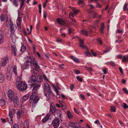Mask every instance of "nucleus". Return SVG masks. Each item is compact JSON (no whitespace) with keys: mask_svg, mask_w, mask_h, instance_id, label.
I'll list each match as a JSON object with an SVG mask.
<instances>
[{"mask_svg":"<svg viewBox=\"0 0 128 128\" xmlns=\"http://www.w3.org/2000/svg\"><path fill=\"white\" fill-rule=\"evenodd\" d=\"M14 104L15 106H17L19 104V99L18 97L15 98L14 100Z\"/></svg>","mask_w":128,"mask_h":128,"instance_id":"nucleus-17","label":"nucleus"},{"mask_svg":"<svg viewBox=\"0 0 128 128\" xmlns=\"http://www.w3.org/2000/svg\"><path fill=\"white\" fill-rule=\"evenodd\" d=\"M122 90L126 94H128V91L126 88H123Z\"/></svg>","mask_w":128,"mask_h":128,"instance_id":"nucleus-49","label":"nucleus"},{"mask_svg":"<svg viewBox=\"0 0 128 128\" xmlns=\"http://www.w3.org/2000/svg\"><path fill=\"white\" fill-rule=\"evenodd\" d=\"M100 22V20H97L96 22H94V26L93 27L94 28H96V27H98V25L97 24V23Z\"/></svg>","mask_w":128,"mask_h":128,"instance_id":"nucleus-31","label":"nucleus"},{"mask_svg":"<svg viewBox=\"0 0 128 128\" xmlns=\"http://www.w3.org/2000/svg\"><path fill=\"white\" fill-rule=\"evenodd\" d=\"M36 81V76L34 75L31 76L29 78V80L28 81V82L29 83H34Z\"/></svg>","mask_w":128,"mask_h":128,"instance_id":"nucleus-8","label":"nucleus"},{"mask_svg":"<svg viewBox=\"0 0 128 128\" xmlns=\"http://www.w3.org/2000/svg\"><path fill=\"white\" fill-rule=\"evenodd\" d=\"M13 128H19L17 124H14V125Z\"/></svg>","mask_w":128,"mask_h":128,"instance_id":"nucleus-64","label":"nucleus"},{"mask_svg":"<svg viewBox=\"0 0 128 128\" xmlns=\"http://www.w3.org/2000/svg\"><path fill=\"white\" fill-rule=\"evenodd\" d=\"M10 36L12 37V42H15L16 39L14 33L16 28V26L14 24H12L11 25V24H10Z\"/></svg>","mask_w":128,"mask_h":128,"instance_id":"nucleus-3","label":"nucleus"},{"mask_svg":"<svg viewBox=\"0 0 128 128\" xmlns=\"http://www.w3.org/2000/svg\"><path fill=\"white\" fill-rule=\"evenodd\" d=\"M81 32H82L83 34L86 35L87 36H88V35H87L88 32L86 31L82 30L81 31Z\"/></svg>","mask_w":128,"mask_h":128,"instance_id":"nucleus-40","label":"nucleus"},{"mask_svg":"<svg viewBox=\"0 0 128 128\" xmlns=\"http://www.w3.org/2000/svg\"><path fill=\"white\" fill-rule=\"evenodd\" d=\"M39 100L40 98L37 96L36 93L32 92L30 99V102L32 108L35 107V104L37 103Z\"/></svg>","mask_w":128,"mask_h":128,"instance_id":"nucleus-1","label":"nucleus"},{"mask_svg":"<svg viewBox=\"0 0 128 128\" xmlns=\"http://www.w3.org/2000/svg\"><path fill=\"white\" fill-rule=\"evenodd\" d=\"M43 77L44 78V79L47 81H48V79L47 78L45 74H44L43 75Z\"/></svg>","mask_w":128,"mask_h":128,"instance_id":"nucleus-61","label":"nucleus"},{"mask_svg":"<svg viewBox=\"0 0 128 128\" xmlns=\"http://www.w3.org/2000/svg\"><path fill=\"white\" fill-rule=\"evenodd\" d=\"M11 48L12 51L14 52V55L16 56V52L17 50L16 48V46H11Z\"/></svg>","mask_w":128,"mask_h":128,"instance_id":"nucleus-24","label":"nucleus"},{"mask_svg":"<svg viewBox=\"0 0 128 128\" xmlns=\"http://www.w3.org/2000/svg\"><path fill=\"white\" fill-rule=\"evenodd\" d=\"M22 79V76L20 75V76H18L17 77V81L16 82H22L21 80Z\"/></svg>","mask_w":128,"mask_h":128,"instance_id":"nucleus-36","label":"nucleus"},{"mask_svg":"<svg viewBox=\"0 0 128 128\" xmlns=\"http://www.w3.org/2000/svg\"><path fill=\"white\" fill-rule=\"evenodd\" d=\"M1 119L2 120V122L3 123H5L6 122V120L5 118H1Z\"/></svg>","mask_w":128,"mask_h":128,"instance_id":"nucleus-62","label":"nucleus"},{"mask_svg":"<svg viewBox=\"0 0 128 128\" xmlns=\"http://www.w3.org/2000/svg\"><path fill=\"white\" fill-rule=\"evenodd\" d=\"M44 92L51 91L50 90V85L48 83H45L44 84Z\"/></svg>","mask_w":128,"mask_h":128,"instance_id":"nucleus-9","label":"nucleus"},{"mask_svg":"<svg viewBox=\"0 0 128 128\" xmlns=\"http://www.w3.org/2000/svg\"><path fill=\"white\" fill-rule=\"evenodd\" d=\"M70 58L72 59L76 63L79 62V60L73 56H70Z\"/></svg>","mask_w":128,"mask_h":128,"instance_id":"nucleus-21","label":"nucleus"},{"mask_svg":"<svg viewBox=\"0 0 128 128\" xmlns=\"http://www.w3.org/2000/svg\"><path fill=\"white\" fill-rule=\"evenodd\" d=\"M110 111L112 112H116V108L114 106H112L111 107Z\"/></svg>","mask_w":128,"mask_h":128,"instance_id":"nucleus-37","label":"nucleus"},{"mask_svg":"<svg viewBox=\"0 0 128 128\" xmlns=\"http://www.w3.org/2000/svg\"><path fill=\"white\" fill-rule=\"evenodd\" d=\"M16 85L18 90L20 91H23L26 90L27 88V84L24 82H16Z\"/></svg>","mask_w":128,"mask_h":128,"instance_id":"nucleus-4","label":"nucleus"},{"mask_svg":"<svg viewBox=\"0 0 128 128\" xmlns=\"http://www.w3.org/2000/svg\"><path fill=\"white\" fill-rule=\"evenodd\" d=\"M29 120L28 119L25 121L24 122V125L25 126H26L28 128L29 127Z\"/></svg>","mask_w":128,"mask_h":128,"instance_id":"nucleus-26","label":"nucleus"},{"mask_svg":"<svg viewBox=\"0 0 128 128\" xmlns=\"http://www.w3.org/2000/svg\"><path fill=\"white\" fill-rule=\"evenodd\" d=\"M4 76L3 74H1L0 75V82H3L4 80Z\"/></svg>","mask_w":128,"mask_h":128,"instance_id":"nucleus-29","label":"nucleus"},{"mask_svg":"<svg viewBox=\"0 0 128 128\" xmlns=\"http://www.w3.org/2000/svg\"><path fill=\"white\" fill-rule=\"evenodd\" d=\"M98 41L101 45L102 44V41L100 38H98Z\"/></svg>","mask_w":128,"mask_h":128,"instance_id":"nucleus-54","label":"nucleus"},{"mask_svg":"<svg viewBox=\"0 0 128 128\" xmlns=\"http://www.w3.org/2000/svg\"><path fill=\"white\" fill-rule=\"evenodd\" d=\"M119 69L121 73L122 74H123V72L122 68L121 67H120L119 68Z\"/></svg>","mask_w":128,"mask_h":128,"instance_id":"nucleus-58","label":"nucleus"},{"mask_svg":"<svg viewBox=\"0 0 128 128\" xmlns=\"http://www.w3.org/2000/svg\"><path fill=\"white\" fill-rule=\"evenodd\" d=\"M8 60V59L7 58H6L4 59V60L2 61V64L3 66H6Z\"/></svg>","mask_w":128,"mask_h":128,"instance_id":"nucleus-23","label":"nucleus"},{"mask_svg":"<svg viewBox=\"0 0 128 128\" xmlns=\"http://www.w3.org/2000/svg\"><path fill=\"white\" fill-rule=\"evenodd\" d=\"M80 44H83L84 43V41L83 40L80 39Z\"/></svg>","mask_w":128,"mask_h":128,"instance_id":"nucleus-60","label":"nucleus"},{"mask_svg":"<svg viewBox=\"0 0 128 128\" xmlns=\"http://www.w3.org/2000/svg\"><path fill=\"white\" fill-rule=\"evenodd\" d=\"M50 116V113L48 114L46 116L42 119V122L44 123L46 122L48 119L49 117Z\"/></svg>","mask_w":128,"mask_h":128,"instance_id":"nucleus-15","label":"nucleus"},{"mask_svg":"<svg viewBox=\"0 0 128 128\" xmlns=\"http://www.w3.org/2000/svg\"><path fill=\"white\" fill-rule=\"evenodd\" d=\"M128 4L127 3H125L124 4V8L123 10L126 11V8L127 7Z\"/></svg>","mask_w":128,"mask_h":128,"instance_id":"nucleus-51","label":"nucleus"},{"mask_svg":"<svg viewBox=\"0 0 128 128\" xmlns=\"http://www.w3.org/2000/svg\"><path fill=\"white\" fill-rule=\"evenodd\" d=\"M107 69L106 68H104L103 70V71L104 73L106 74V73Z\"/></svg>","mask_w":128,"mask_h":128,"instance_id":"nucleus-59","label":"nucleus"},{"mask_svg":"<svg viewBox=\"0 0 128 128\" xmlns=\"http://www.w3.org/2000/svg\"><path fill=\"white\" fill-rule=\"evenodd\" d=\"M122 106L124 108H128V106L125 103L123 104Z\"/></svg>","mask_w":128,"mask_h":128,"instance_id":"nucleus-46","label":"nucleus"},{"mask_svg":"<svg viewBox=\"0 0 128 128\" xmlns=\"http://www.w3.org/2000/svg\"><path fill=\"white\" fill-rule=\"evenodd\" d=\"M26 61L22 66L24 69H28L31 67L32 59L30 56H27L25 58Z\"/></svg>","mask_w":128,"mask_h":128,"instance_id":"nucleus-2","label":"nucleus"},{"mask_svg":"<svg viewBox=\"0 0 128 128\" xmlns=\"http://www.w3.org/2000/svg\"><path fill=\"white\" fill-rule=\"evenodd\" d=\"M26 49V47L24 44L22 45L20 51L22 52H24Z\"/></svg>","mask_w":128,"mask_h":128,"instance_id":"nucleus-28","label":"nucleus"},{"mask_svg":"<svg viewBox=\"0 0 128 128\" xmlns=\"http://www.w3.org/2000/svg\"><path fill=\"white\" fill-rule=\"evenodd\" d=\"M29 95L28 94H27L24 96L21 99L23 101H25L26 100H27L29 97Z\"/></svg>","mask_w":128,"mask_h":128,"instance_id":"nucleus-22","label":"nucleus"},{"mask_svg":"<svg viewBox=\"0 0 128 128\" xmlns=\"http://www.w3.org/2000/svg\"><path fill=\"white\" fill-rule=\"evenodd\" d=\"M4 35L3 34H2L0 36V44H2L4 42Z\"/></svg>","mask_w":128,"mask_h":128,"instance_id":"nucleus-30","label":"nucleus"},{"mask_svg":"<svg viewBox=\"0 0 128 128\" xmlns=\"http://www.w3.org/2000/svg\"><path fill=\"white\" fill-rule=\"evenodd\" d=\"M12 113L13 112L12 111H10L9 113V117L8 118V121L9 123L11 125H12L13 124V121L12 120Z\"/></svg>","mask_w":128,"mask_h":128,"instance_id":"nucleus-7","label":"nucleus"},{"mask_svg":"<svg viewBox=\"0 0 128 128\" xmlns=\"http://www.w3.org/2000/svg\"><path fill=\"white\" fill-rule=\"evenodd\" d=\"M12 74L11 71L10 70H9L8 69L7 72L6 74L7 79L8 80H11Z\"/></svg>","mask_w":128,"mask_h":128,"instance_id":"nucleus-11","label":"nucleus"},{"mask_svg":"<svg viewBox=\"0 0 128 128\" xmlns=\"http://www.w3.org/2000/svg\"><path fill=\"white\" fill-rule=\"evenodd\" d=\"M74 71L75 74H78L80 73V71L77 70H74Z\"/></svg>","mask_w":128,"mask_h":128,"instance_id":"nucleus-52","label":"nucleus"},{"mask_svg":"<svg viewBox=\"0 0 128 128\" xmlns=\"http://www.w3.org/2000/svg\"><path fill=\"white\" fill-rule=\"evenodd\" d=\"M76 77L77 80L78 81L80 82H82V79L81 78H80V76H77Z\"/></svg>","mask_w":128,"mask_h":128,"instance_id":"nucleus-43","label":"nucleus"},{"mask_svg":"<svg viewBox=\"0 0 128 128\" xmlns=\"http://www.w3.org/2000/svg\"><path fill=\"white\" fill-rule=\"evenodd\" d=\"M110 64L112 66H115V64L114 62H111L110 63Z\"/></svg>","mask_w":128,"mask_h":128,"instance_id":"nucleus-55","label":"nucleus"},{"mask_svg":"<svg viewBox=\"0 0 128 128\" xmlns=\"http://www.w3.org/2000/svg\"><path fill=\"white\" fill-rule=\"evenodd\" d=\"M54 91L56 94V95H58V91L57 89L56 88H55V89H54Z\"/></svg>","mask_w":128,"mask_h":128,"instance_id":"nucleus-63","label":"nucleus"},{"mask_svg":"<svg viewBox=\"0 0 128 128\" xmlns=\"http://www.w3.org/2000/svg\"><path fill=\"white\" fill-rule=\"evenodd\" d=\"M8 95L9 98L11 100H12L14 97V93L13 91L10 90H8Z\"/></svg>","mask_w":128,"mask_h":128,"instance_id":"nucleus-10","label":"nucleus"},{"mask_svg":"<svg viewBox=\"0 0 128 128\" xmlns=\"http://www.w3.org/2000/svg\"><path fill=\"white\" fill-rule=\"evenodd\" d=\"M105 27V26L104 23H102V25L100 27V29L104 30V28Z\"/></svg>","mask_w":128,"mask_h":128,"instance_id":"nucleus-53","label":"nucleus"},{"mask_svg":"<svg viewBox=\"0 0 128 128\" xmlns=\"http://www.w3.org/2000/svg\"><path fill=\"white\" fill-rule=\"evenodd\" d=\"M69 17L71 19L74 18V14L72 12H70L69 14Z\"/></svg>","mask_w":128,"mask_h":128,"instance_id":"nucleus-44","label":"nucleus"},{"mask_svg":"<svg viewBox=\"0 0 128 128\" xmlns=\"http://www.w3.org/2000/svg\"><path fill=\"white\" fill-rule=\"evenodd\" d=\"M77 124L73 123L71 124L70 125H69L68 126V127H71L72 128H75L76 126H77Z\"/></svg>","mask_w":128,"mask_h":128,"instance_id":"nucleus-35","label":"nucleus"},{"mask_svg":"<svg viewBox=\"0 0 128 128\" xmlns=\"http://www.w3.org/2000/svg\"><path fill=\"white\" fill-rule=\"evenodd\" d=\"M17 67L16 65L14 66L13 68V71L15 74L16 75L17 74Z\"/></svg>","mask_w":128,"mask_h":128,"instance_id":"nucleus-33","label":"nucleus"},{"mask_svg":"<svg viewBox=\"0 0 128 128\" xmlns=\"http://www.w3.org/2000/svg\"><path fill=\"white\" fill-rule=\"evenodd\" d=\"M4 100H0V106H2L4 104Z\"/></svg>","mask_w":128,"mask_h":128,"instance_id":"nucleus-45","label":"nucleus"},{"mask_svg":"<svg viewBox=\"0 0 128 128\" xmlns=\"http://www.w3.org/2000/svg\"><path fill=\"white\" fill-rule=\"evenodd\" d=\"M8 17H7L6 18V26L7 27H8Z\"/></svg>","mask_w":128,"mask_h":128,"instance_id":"nucleus-42","label":"nucleus"},{"mask_svg":"<svg viewBox=\"0 0 128 128\" xmlns=\"http://www.w3.org/2000/svg\"><path fill=\"white\" fill-rule=\"evenodd\" d=\"M85 54L86 56L90 57L91 56V54L89 51H86L85 53Z\"/></svg>","mask_w":128,"mask_h":128,"instance_id":"nucleus-38","label":"nucleus"},{"mask_svg":"<svg viewBox=\"0 0 128 128\" xmlns=\"http://www.w3.org/2000/svg\"><path fill=\"white\" fill-rule=\"evenodd\" d=\"M59 120L57 117H56L52 121V124L54 128H58L59 126Z\"/></svg>","mask_w":128,"mask_h":128,"instance_id":"nucleus-6","label":"nucleus"},{"mask_svg":"<svg viewBox=\"0 0 128 128\" xmlns=\"http://www.w3.org/2000/svg\"><path fill=\"white\" fill-rule=\"evenodd\" d=\"M62 111L60 110H56V114L57 117H60L62 114Z\"/></svg>","mask_w":128,"mask_h":128,"instance_id":"nucleus-20","label":"nucleus"},{"mask_svg":"<svg viewBox=\"0 0 128 128\" xmlns=\"http://www.w3.org/2000/svg\"><path fill=\"white\" fill-rule=\"evenodd\" d=\"M80 46L83 48H86L87 50L88 49V48L86 47V46L85 45H83V44H80Z\"/></svg>","mask_w":128,"mask_h":128,"instance_id":"nucleus-47","label":"nucleus"},{"mask_svg":"<svg viewBox=\"0 0 128 128\" xmlns=\"http://www.w3.org/2000/svg\"><path fill=\"white\" fill-rule=\"evenodd\" d=\"M18 119L20 118L21 116H23L24 115V112L22 111V110H18L16 113Z\"/></svg>","mask_w":128,"mask_h":128,"instance_id":"nucleus-12","label":"nucleus"},{"mask_svg":"<svg viewBox=\"0 0 128 128\" xmlns=\"http://www.w3.org/2000/svg\"><path fill=\"white\" fill-rule=\"evenodd\" d=\"M0 19L1 21H4V18L3 15L1 14L0 16Z\"/></svg>","mask_w":128,"mask_h":128,"instance_id":"nucleus-48","label":"nucleus"},{"mask_svg":"<svg viewBox=\"0 0 128 128\" xmlns=\"http://www.w3.org/2000/svg\"><path fill=\"white\" fill-rule=\"evenodd\" d=\"M67 114L68 118L70 119L72 118L73 117V115H72V114H71L70 111L68 110L67 111Z\"/></svg>","mask_w":128,"mask_h":128,"instance_id":"nucleus-25","label":"nucleus"},{"mask_svg":"<svg viewBox=\"0 0 128 128\" xmlns=\"http://www.w3.org/2000/svg\"><path fill=\"white\" fill-rule=\"evenodd\" d=\"M37 81L39 82H41L42 81V77L41 75H38L36 79Z\"/></svg>","mask_w":128,"mask_h":128,"instance_id":"nucleus-19","label":"nucleus"},{"mask_svg":"<svg viewBox=\"0 0 128 128\" xmlns=\"http://www.w3.org/2000/svg\"><path fill=\"white\" fill-rule=\"evenodd\" d=\"M110 50V48L109 47H107L106 49V50H104L103 51V54L106 53V52H109Z\"/></svg>","mask_w":128,"mask_h":128,"instance_id":"nucleus-32","label":"nucleus"},{"mask_svg":"<svg viewBox=\"0 0 128 128\" xmlns=\"http://www.w3.org/2000/svg\"><path fill=\"white\" fill-rule=\"evenodd\" d=\"M33 71L35 74H38V70L36 69L35 68L34 69Z\"/></svg>","mask_w":128,"mask_h":128,"instance_id":"nucleus-50","label":"nucleus"},{"mask_svg":"<svg viewBox=\"0 0 128 128\" xmlns=\"http://www.w3.org/2000/svg\"><path fill=\"white\" fill-rule=\"evenodd\" d=\"M31 86L32 87H33L32 90V92H34V93H36L37 90L39 89L40 87V84L37 83H32L31 84Z\"/></svg>","mask_w":128,"mask_h":128,"instance_id":"nucleus-5","label":"nucleus"},{"mask_svg":"<svg viewBox=\"0 0 128 128\" xmlns=\"http://www.w3.org/2000/svg\"><path fill=\"white\" fill-rule=\"evenodd\" d=\"M57 22L58 23L62 25H64L65 24V22L62 19L58 18L57 20Z\"/></svg>","mask_w":128,"mask_h":128,"instance_id":"nucleus-18","label":"nucleus"},{"mask_svg":"<svg viewBox=\"0 0 128 128\" xmlns=\"http://www.w3.org/2000/svg\"><path fill=\"white\" fill-rule=\"evenodd\" d=\"M32 61L33 63V64L34 66L36 67V68H39V66L35 58H33L32 59Z\"/></svg>","mask_w":128,"mask_h":128,"instance_id":"nucleus-14","label":"nucleus"},{"mask_svg":"<svg viewBox=\"0 0 128 128\" xmlns=\"http://www.w3.org/2000/svg\"><path fill=\"white\" fill-rule=\"evenodd\" d=\"M74 85L73 84H71L70 86V88L71 90H72L74 88Z\"/></svg>","mask_w":128,"mask_h":128,"instance_id":"nucleus-57","label":"nucleus"},{"mask_svg":"<svg viewBox=\"0 0 128 128\" xmlns=\"http://www.w3.org/2000/svg\"><path fill=\"white\" fill-rule=\"evenodd\" d=\"M13 5L15 6L16 7H18V3L17 0H13L12 2Z\"/></svg>","mask_w":128,"mask_h":128,"instance_id":"nucleus-34","label":"nucleus"},{"mask_svg":"<svg viewBox=\"0 0 128 128\" xmlns=\"http://www.w3.org/2000/svg\"><path fill=\"white\" fill-rule=\"evenodd\" d=\"M89 6L90 7V9L92 10L94 9L95 8L92 5L90 4L89 5Z\"/></svg>","mask_w":128,"mask_h":128,"instance_id":"nucleus-56","label":"nucleus"},{"mask_svg":"<svg viewBox=\"0 0 128 128\" xmlns=\"http://www.w3.org/2000/svg\"><path fill=\"white\" fill-rule=\"evenodd\" d=\"M72 10L74 12V14H76L78 13L79 10H76L74 8H72Z\"/></svg>","mask_w":128,"mask_h":128,"instance_id":"nucleus-39","label":"nucleus"},{"mask_svg":"<svg viewBox=\"0 0 128 128\" xmlns=\"http://www.w3.org/2000/svg\"><path fill=\"white\" fill-rule=\"evenodd\" d=\"M61 106H62V109L64 110H65L66 109V106L64 103H63L61 105Z\"/></svg>","mask_w":128,"mask_h":128,"instance_id":"nucleus-41","label":"nucleus"},{"mask_svg":"<svg viewBox=\"0 0 128 128\" xmlns=\"http://www.w3.org/2000/svg\"><path fill=\"white\" fill-rule=\"evenodd\" d=\"M45 96L49 99H50L52 94V91H48L46 92H44Z\"/></svg>","mask_w":128,"mask_h":128,"instance_id":"nucleus-13","label":"nucleus"},{"mask_svg":"<svg viewBox=\"0 0 128 128\" xmlns=\"http://www.w3.org/2000/svg\"><path fill=\"white\" fill-rule=\"evenodd\" d=\"M56 110L55 106H51L50 107V111L52 114H55L56 113Z\"/></svg>","mask_w":128,"mask_h":128,"instance_id":"nucleus-16","label":"nucleus"},{"mask_svg":"<svg viewBox=\"0 0 128 128\" xmlns=\"http://www.w3.org/2000/svg\"><path fill=\"white\" fill-rule=\"evenodd\" d=\"M122 62H125L128 60V56H124L122 57Z\"/></svg>","mask_w":128,"mask_h":128,"instance_id":"nucleus-27","label":"nucleus"}]
</instances>
